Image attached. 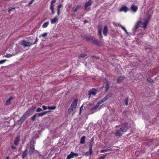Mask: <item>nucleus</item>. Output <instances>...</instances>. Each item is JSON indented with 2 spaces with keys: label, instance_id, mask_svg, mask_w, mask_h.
<instances>
[{
  "label": "nucleus",
  "instance_id": "obj_1",
  "mask_svg": "<svg viewBox=\"0 0 159 159\" xmlns=\"http://www.w3.org/2000/svg\"><path fill=\"white\" fill-rule=\"evenodd\" d=\"M128 129V124L126 123H124L119 129H117L116 132L115 133L116 136H120L123 134Z\"/></svg>",
  "mask_w": 159,
  "mask_h": 159
},
{
  "label": "nucleus",
  "instance_id": "obj_2",
  "mask_svg": "<svg viewBox=\"0 0 159 159\" xmlns=\"http://www.w3.org/2000/svg\"><path fill=\"white\" fill-rule=\"evenodd\" d=\"M149 18H148L146 20H144V22L143 23L141 21H138L135 25L134 27V32H135L136 30L139 27H141L143 28H145L147 26V24L148 23Z\"/></svg>",
  "mask_w": 159,
  "mask_h": 159
},
{
  "label": "nucleus",
  "instance_id": "obj_3",
  "mask_svg": "<svg viewBox=\"0 0 159 159\" xmlns=\"http://www.w3.org/2000/svg\"><path fill=\"white\" fill-rule=\"evenodd\" d=\"M99 103H97L96 105L93 106L91 104H90L88 106L90 111L91 114H93L94 112L99 110L100 107H99Z\"/></svg>",
  "mask_w": 159,
  "mask_h": 159
},
{
  "label": "nucleus",
  "instance_id": "obj_4",
  "mask_svg": "<svg viewBox=\"0 0 159 159\" xmlns=\"http://www.w3.org/2000/svg\"><path fill=\"white\" fill-rule=\"evenodd\" d=\"M30 116V115L26 111L18 121V124L19 125L21 124L24 120Z\"/></svg>",
  "mask_w": 159,
  "mask_h": 159
},
{
  "label": "nucleus",
  "instance_id": "obj_5",
  "mask_svg": "<svg viewBox=\"0 0 159 159\" xmlns=\"http://www.w3.org/2000/svg\"><path fill=\"white\" fill-rule=\"evenodd\" d=\"M98 92V89L94 88L90 90L88 92L89 98H90V97L92 95H95Z\"/></svg>",
  "mask_w": 159,
  "mask_h": 159
},
{
  "label": "nucleus",
  "instance_id": "obj_6",
  "mask_svg": "<svg viewBox=\"0 0 159 159\" xmlns=\"http://www.w3.org/2000/svg\"><path fill=\"white\" fill-rule=\"evenodd\" d=\"M78 155V153H74L72 152H71L70 154L68 155L67 157V159H70L73 158L75 157H77Z\"/></svg>",
  "mask_w": 159,
  "mask_h": 159
},
{
  "label": "nucleus",
  "instance_id": "obj_7",
  "mask_svg": "<svg viewBox=\"0 0 159 159\" xmlns=\"http://www.w3.org/2000/svg\"><path fill=\"white\" fill-rule=\"evenodd\" d=\"M21 44L22 45L25 47L30 46L32 44V43L25 41H23L21 42Z\"/></svg>",
  "mask_w": 159,
  "mask_h": 159
},
{
  "label": "nucleus",
  "instance_id": "obj_8",
  "mask_svg": "<svg viewBox=\"0 0 159 159\" xmlns=\"http://www.w3.org/2000/svg\"><path fill=\"white\" fill-rule=\"evenodd\" d=\"M58 18L56 16L53 18L51 20V22L52 24H54L56 23H57L58 22Z\"/></svg>",
  "mask_w": 159,
  "mask_h": 159
},
{
  "label": "nucleus",
  "instance_id": "obj_9",
  "mask_svg": "<svg viewBox=\"0 0 159 159\" xmlns=\"http://www.w3.org/2000/svg\"><path fill=\"white\" fill-rule=\"evenodd\" d=\"M35 108V107H32L30 109H29L26 112L28 113L29 114L30 116L34 112Z\"/></svg>",
  "mask_w": 159,
  "mask_h": 159
},
{
  "label": "nucleus",
  "instance_id": "obj_10",
  "mask_svg": "<svg viewBox=\"0 0 159 159\" xmlns=\"http://www.w3.org/2000/svg\"><path fill=\"white\" fill-rule=\"evenodd\" d=\"M35 108V107H32L30 109H29L26 112L28 113L29 114L30 116L34 112Z\"/></svg>",
  "mask_w": 159,
  "mask_h": 159
},
{
  "label": "nucleus",
  "instance_id": "obj_11",
  "mask_svg": "<svg viewBox=\"0 0 159 159\" xmlns=\"http://www.w3.org/2000/svg\"><path fill=\"white\" fill-rule=\"evenodd\" d=\"M78 102V100L75 99L72 103L71 106L76 108Z\"/></svg>",
  "mask_w": 159,
  "mask_h": 159
},
{
  "label": "nucleus",
  "instance_id": "obj_12",
  "mask_svg": "<svg viewBox=\"0 0 159 159\" xmlns=\"http://www.w3.org/2000/svg\"><path fill=\"white\" fill-rule=\"evenodd\" d=\"M103 33L104 35L105 36H106L108 33V28L107 26H105L104 27L103 31Z\"/></svg>",
  "mask_w": 159,
  "mask_h": 159
},
{
  "label": "nucleus",
  "instance_id": "obj_13",
  "mask_svg": "<svg viewBox=\"0 0 159 159\" xmlns=\"http://www.w3.org/2000/svg\"><path fill=\"white\" fill-rule=\"evenodd\" d=\"M138 7L136 6L132 5L131 7V9L132 11L134 12H136L138 9Z\"/></svg>",
  "mask_w": 159,
  "mask_h": 159
},
{
  "label": "nucleus",
  "instance_id": "obj_14",
  "mask_svg": "<svg viewBox=\"0 0 159 159\" xmlns=\"http://www.w3.org/2000/svg\"><path fill=\"white\" fill-rule=\"evenodd\" d=\"M128 8L126 7L123 6L120 9L119 11H124L126 12L128 11Z\"/></svg>",
  "mask_w": 159,
  "mask_h": 159
},
{
  "label": "nucleus",
  "instance_id": "obj_15",
  "mask_svg": "<svg viewBox=\"0 0 159 159\" xmlns=\"http://www.w3.org/2000/svg\"><path fill=\"white\" fill-rule=\"evenodd\" d=\"M98 35L102 39V34L101 33L102 30V28L100 27V26H98Z\"/></svg>",
  "mask_w": 159,
  "mask_h": 159
},
{
  "label": "nucleus",
  "instance_id": "obj_16",
  "mask_svg": "<svg viewBox=\"0 0 159 159\" xmlns=\"http://www.w3.org/2000/svg\"><path fill=\"white\" fill-rule=\"evenodd\" d=\"M20 141V137L19 136H17L14 141V144L16 145H18Z\"/></svg>",
  "mask_w": 159,
  "mask_h": 159
},
{
  "label": "nucleus",
  "instance_id": "obj_17",
  "mask_svg": "<svg viewBox=\"0 0 159 159\" xmlns=\"http://www.w3.org/2000/svg\"><path fill=\"white\" fill-rule=\"evenodd\" d=\"M92 3V1L91 0H89L85 3L84 6L85 8H87L88 7L91 5Z\"/></svg>",
  "mask_w": 159,
  "mask_h": 159
},
{
  "label": "nucleus",
  "instance_id": "obj_18",
  "mask_svg": "<svg viewBox=\"0 0 159 159\" xmlns=\"http://www.w3.org/2000/svg\"><path fill=\"white\" fill-rule=\"evenodd\" d=\"M125 79V77L124 76H120L118 79L117 82L118 83L122 82Z\"/></svg>",
  "mask_w": 159,
  "mask_h": 159
},
{
  "label": "nucleus",
  "instance_id": "obj_19",
  "mask_svg": "<svg viewBox=\"0 0 159 159\" xmlns=\"http://www.w3.org/2000/svg\"><path fill=\"white\" fill-rule=\"evenodd\" d=\"M93 143H92V142H90V144L89 145V146L90 147L89 149V153H90V155L92 154V146H93Z\"/></svg>",
  "mask_w": 159,
  "mask_h": 159
},
{
  "label": "nucleus",
  "instance_id": "obj_20",
  "mask_svg": "<svg viewBox=\"0 0 159 159\" xmlns=\"http://www.w3.org/2000/svg\"><path fill=\"white\" fill-rule=\"evenodd\" d=\"M75 108L73 107L70 106L69 108L68 109V113L70 114H71L72 112L75 109Z\"/></svg>",
  "mask_w": 159,
  "mask_h": 159
},
{
  "label": "nucleus",
  "instance_id": "obj_21",
  "mask_svg": "<svg viewBox=\"0 0 159 159\" xmlns=\"http://www.w3.org/2000/svg\"><path fill=\"white\" fill-rule=\"evenodd\" d=\"M92 42L94 44L97 45H100V43L95 39L92 40Z\"/></svg>",
  "mask_w": 159,
  "mask_h": 159
},
{
  "label": "nucleus",
  "instance_id": "obj_22",
  "mask_svg": "<svg viewBox=\"0 0 159 159\" xmlns=\"http://www.w3.org/2000/svg\"><path fill=\"white\" fill-rule=\"evenodd\" d=\"M86 137L85 136H83L80 139V143L81 144H84L85 143V140Z\"/></svg>",
  "mask_w": 159,
  "mask_h": 159
},
{
  "label": "nucleus",
  "instance_id": "obj_23",
  "mask_svg": "<svg viewBox=\"0 0 159 159\" xmlns=\"http://www.w3.org/2000/svg\"><path fill=\"white\" fill-rule=\"evenodd\" d=\"M112 95V93H109L106 96H105L104 98L105 99L107 100L109 99L110 98H111Z\"/></svg>",
  "mask_w": 159,
  "mask_h": 159
},
{
  "label": "nucleus",
  "instance_id": "obj_24",
  "mask_svg": "<svg viewBox=\"0 0 159 159\" xmlns=\"http://www.w3.org/2000/svg\"><path fill=\"white\" fill-rule=\"evenodd\" d=\"M13 98L12 97H10V98H9L6 101V105H7L10 104L11 100Z\"/></svg>",
  "mask_w": 159,
  "mask_h": 159
},
{
  "label": "nucleus",
  "instance_id": "obj_25",
  "mask_svg": "<svg viewBox=\"0 0 159 159\" xmlns=\"http://www.w3.org/2000/svg\"><path fill=\"white\" fill-rule=\"evenodd\" d=\"M81 6L80 5H78L75 7V8L74 10V12H77L80 8Z\"/></svg>",
  "mask_w": 159,
  "mask_h": 159
},
{
  "label": "nucleus",
  "instance_id": "obj_26",
  "mask_svg": "<svg viewBox=\"0 0 159 159\" xmlns=\"http://www.w3.org/2000/svg\"><path fill=\"white\" fill-rule=\"evenodd\" d=\"M34 146L33 145H30V152L32 153L33 152L34 150Z\"/></svg>",
  "mask_w": 159,
  "mask_h": 159
},
{
  "label": "nucleus",
  "instance_id": "obj_27",
  "mask_svg": "<svg viewBox=\"0 0 159 159\" xmlns=\"http://www.w3.org/2000/svg\"><path fill=\"white\" fill-rule=\"evenodd\" d=\"M49 22H46L44 23L43 25H42V27L43 28H46L48 26V25H49Z\"/></svg>",
  "mask_w": 159,
  "mask_h": 159
},
{
  "label": "nucleus",
  "instance_id": "obj_28",
  "mask_svg": "<svg viewBox=\"0 0 159 159\" xmlns=\"http://www.w3.org/2000/svg\"><path fill=\"white\" fill-rule=\"evenodd\" d=\"M87 56V55L86 54L83 53L81 54L79 56V58H83Z\"/></svg>",
  "mask_w": 159,
  "mask_h": 159
},
{
  "label": "nucleus",
  "instance_id": "obj_29",
  "mask_svg": "<svg viewBox=\"0 0 159 159\" xmlns=\"http://www.w3.org/2000/svg\"><path fill=\"white\" fill-rule=\"evenodd\" d=\"M54 6H50V8L52 11V13L53 14H54L55 13V11L54 10Z\"/></svg>",
  "mask_w": 159,
  "mask_h": 159
},
{
  "label": "nucleus",
  "instance_id": "obj_30",
  "mask_svg": "<svg viewBox=\"0 0 159 159\" xmlns=\"http://www.w3.org/2000/svg\"><path fill=\"white\" fill-rule=\"evenodd\" d=\"M106 101V100L104 98L102 99L101 100L99 101L98 103H99V105H100V104Z\"/></svg>",
  "mask_w": 159,
  "mask_h": 159
},
{
  "label": "nucleus",
  "instance_id": "obj_31",
  "mask_svg": "<svg viewBox=\"0 0 159 159\" xmlns=\"http://www.w3.org/2000/svg\"><path fill=\"white\" fill-rule=\"evenodd\" d=\"M48 108L50 110H54L56 108V107L55 106L48 107Z\"/></svg>",
  "mask_w": 159,
  "mask_h": 159
},
{
  "label": "nucleus",
  "instance_id": "obj_32",
  "mask_svg": "<svg viewBox=\"0 0 159 159\" xmlns=\"http://www.w3.org/2000/svg\"><path fill=\"white\" fill-rule=\"evenodd\" d=\"M63 7V5L62 4H60L59 5H58L57 7V9L59 10L60 8L62 7Z\"/></svg>",
  "mask_w": 159,
  "mask_h": 159
},
{
  "label": "nucleus",
  "instance_id": "obj_33",
  "mask_svg": "<svg viewBox=\"0 0 159 159\" xmlns=\"http://www.w3.org/2000/svg\"><path fill=\"white\" fill-rule=\"evenodd\" d=\"M47 113V111H45L43 112L39 113V114L40 116H44V115H45Z\"/></svg>",
  "mask_w": 159,
  "mask_h": 159
},
{
  "label": "nucleus",
  "instance_id": "obj_34",
  "mask_svg": "<svg viewBox=\"0 0 159 159\" xmlns=\"http://www.w3.org/2000/svg\"><path fill=\"white\" fill-rule=\"evenodd\" d=\"M147 81L148 82L150 83L153 82V81L151 78H148L147 79Z\"/></svg>",
  "mask_w": 159,
  "mask_h": 159
},
{
  "label": "nucleus",
  "instance_id": "obj_35",
  "mask_svg": "<svg viewBox=\"0 0 159 159\" xmlns=\"http://www.w3.org/2000/svg\"><path fill=\"white\" fill-rule=\"evenodd\" d=\"M56 2V0H52L50 6H52L54 7L53 3H55Z\"/></svg>",
  "mask_w": 159,
  "mask_h": 159
},
{
  "label": "nucleus",
  "instance_id": "obj_36",
  "mask_svg": "<svg viewBox=\"0 0 159 159\" xmlns=\"http://www.w3.org/2000/svg\"><path fill=\"white\" fill-rule=\"evenodd\" d=\"M26 155L27 153L25 151L22 154L23 158H24L26 157Z\"/></svg>",
  "mask_w": 159,
  "mask_h": 159
},
{
  "label": "nucleus",
  "instance_id": "obj_37",
  "mask_svg": "<svg viewBox=\"0 0 159 159\" xmlns=\"http://www.w3.org/2000/svg\"><path fill=\"white\" fill-rule=\"evenodd\" d=\"M36 116L35 114L32 117V119L33 120V121H35L36 120Z\"/></svg>",
  "mask_w": 159,
  "mask_h": 159
},
{
  "label": "nucleus",
  "instance_id": "obj_38",
  "mask_svg": "<svg viewBox=\"0 0 159 159\" xmlns=\"http://www.w3.org/2000/svg\"><path fill=\"white\" fill-rule=\"evenodd\" d=\"M42 111V109L40 107H38L36 110V111L37 112H40Z\"/></svg>",
  "mask_w": 159,
  "mask_h": 159
},
{
  "label": "nucleus",
  "instance_id": "obj_39",
  "mask_svg": "<svg viewBox=\"0 0 159 159\" xmlns=\"http://www.w3.org/2000/svg\"><path fill=\"white\" fill-rule=\"evenodd\" d=\"M128 98H126V99L125 100V104L126 105H128Z\"/></svg>",
  "mask_w": 159,
  "mask_h": 159
},
{
  "label": "nucleus",
  "instance_id": "obj_40",
  "mask_svg": "<svg viewBox=\"0 0 159 159\" xmlns=\"http://www.w3.org/2000/svg\"><path fill=\"white\" fill-rule=\"evenodd\" d=\"M108 150L103 149L101 151V152L102 153L104 152L108 151Z\"/></svg>",
  "mask_w": 159,
  "mask_h": 159
},
{
  "label": "nucleus",
  "instance_id": "obj_41",
  "mask_svg": "<svg viewBox=\"0 0 159 159\" xmlns=\"http://www.w3.org/2000/svg\"><path fill=\"white\" fill-rule=\"evenodd\" d=\"M47 33H44L43 34H42L41 35L43 37H45L47 36Z\"/></svg>",
  "mask_w": 159,
  "mask_h": 159
},
{
  "label": "nucleus",
  "instance_id": "obj_42",
  "mask_svg": "<svg viewBox=\"0 0 159 159\" xmlns=\"http://www.w3.org/2000/svg\"><path fill=\"white\" fill-rule=\"evenodd\" d=\"M12 56V55L11 54H7L5 56V57H10Z\"/></svg>",
  "mask_w": 159,
  "mask_h": 159
},
{
  "label": "nucleus",
  "instance_id": "obj_43",
  "mask_svg": "<svg viewBox=\"0 0 159 159\" xmlns=\"http://www.w3.org/2000/svg\"><path fill=\"white\" fill-rule=\"evenodd\" d=\"M6 61V60H2L0 61V64L4 63Z\"/></svg>",
  "mask_w": 159,
  "mask_h": 159
},
{
  "label": "nucleus",
  "instance_id": "obj_44",
  "mask_svg": "<svg viewBox=\"0 0 159 159\" xmlns=\"http://www.w3.org/2000/svg\"><path fill=\"white\" fill-rule=\"evenodd\" d=\"M42 108H43V109L44 110H46L47 108V107L44 105H43L42 106Z\"/></svg>",
  "mask_w": 159,
  "mask_h": 159
},
{
  "label": "nucleus",
  "instance_id": "obj_45",
  "mask_svg": "<svg viewBox=\"0 0 159 159\" xmlns=\"http://www.w3.org/2000/svg\"><path fill=\"white\" fill-rule=\"evenodd\" d=\"M11 148L13 150H15L17 148V147H15L13 145H12L11 146Z\"/></svg>",
  "mask_w": 159,
  "mask_h": 159
},
{
  "label": "nucleus",
  "instance_id": "obj_46",
  "mask_svg": "<svg viewBox=\"0 0 159 159\" xmlns=\"http://www.w3.org/2000/svg\"><path fill=\"white\" fill-rule=\"evenodd\" d=\"M108 88H109L108 84H107L106 87H105L106 90V91L107 90H108Z\"/></svg>",
  "mask_w": 159,
  "mask_h": 159
},
{
  "label": "nucleus",
  "instance_id": "obj_47",
  "mask_svg": "<svg viewBox=\"0 0 159 159\" xmlns=\"http://www.w3.org/2000/svg\"><path fill=\"white\" fill-rule=\"evenodd\" d=\"M57 15H60V10L57 9Z\"/></svg>",
  "mask_w": 159,
  "mask_h": 159
},
{
  "label": "nucleus",
  "instance_id": "obj_48",
  "mask_svg": "<svg viewBox=\"0 0 159 159\" xmlns=\"http://www.w3.org/2000/svg\"><path fill=\"white\" fill-rule=\"evenodd\" d=\"M35 114L37 117L40 116L39 113H37Z\"/></svg>",
  "mask_w": 159,
  "mask_h": 159
},
{
  "label": "nucleus",
  "instance_id": "obj_49",
  "mask_svg": "<svg viewBox=\"0 0 159 159\" xmlns=\"http://www.w3.org/2000/svg\"><path fill=\"white\" fill-rule=\"evenodd\" d=\"M34 1V0H32L31 1H30L29 2V4L30 5L31 4H32V3H33V2Z\"/></svg>",
  "mask_w": 159,
  "mask_h": 159
},
{
  "label": "nucleus",
  "instance_id": "obj_50",
  "mask_svg": "<svg viewBox=\"0 0 159 159\" xmlns=\"http://www.w3.org/2000/svg\"><path fill=\"white\" fill-rule=\"evenodd\" d=\"M94 141V138L93 137L90 140V142L92 143H93Z\"/></svg>",
  "mask_w": 159,
  "mask_h": 159
},
{
  "label": "nucleus",
  "instance_id": "obj_51",
  "mask_svg": "<svg viewBox=\"0 0 159 159\" xmlns=\"http://www.w3.org/2000/svg\"><path fill=\"white\" fill-rule=\"evenodd\" d=\"M120 26L124 30H125L126 29L124 27L121 25H120Z\"/></svg>",
  "mask_w": 159,
  "mask_h": 159
},
{
  "label": "nucleus",
  "instance_id": "obj_52",
  "mask_svg": "<svg viewBox=\"0 0 159 159\" xmlns=\"http://www.w3.org/2000/svg\"><path fill=\"white\" fill-rule=\"evenodd\" d=\"M124 31L126 34H129L127 32V30L126 29Z\"/></svg>",
  "mask_w": 159,
  "mask_h": 159
},
{
  "label": "nucleus",
  "instance_id": "obj_53",
  "mask_svg": "<svg viewBox=\"0 0 159 159\" xmlns=\"http://www.w3.org/2000/svg\"><path fill=\"white\" fill-rule=\"evenodd\" d=\"M104 157H100L99 159H104Z\"/></svg>",
  "mask_w": 159,
  "mask_h": 159
},
{
  "label": "nucleus",
  "instance_id": "obj_54",
  "mask_svg": "<svg viewBox=\"0 0 159 159\" xmlns=\"http://www.w3.org/2000/svg\"><path fill=\"white\" fill-rule=\"evenodd\" d=\"M15 9V7H14V8H13L10 9L8 11H9V12H10V11H11L12 9Z\"/></svg>",
  "mask_w": 159,
  "mask_h": 159
},
{
  "label": "nucleus",
  "instance_id": "obj_55",
  "mask_svg": "<svg viewBox=\"0 0 159 159\" xmlns=\"http://www.w3.org/2000/svg\"><path fill=\"white\" fill-rule=\"evenodd\" d=\"M38 39L37 38L35 40L36 42H37L38 41Z\"/></svg>",
  "mask_w": 159,
  "mask_h": 159
},
{
  "label": "nucleus",
  "instance_id": "obj_56",
  "mask_svg": "<svg viewBox=\"0 0 159 159\" xmlns=\"http://www.w3.org/2000/svg\"><path fill=\"white\" fill-rule=\"evenodd\" d=\"M82 107H83V106H81L80 108V111H81V109H82Z\"/></svg>",
  "mask_w": 159,
  "mask_h": 159
},
{
  "label": "nucleus",
  "instance_id": "obj_57",
  "mask_svg": "<svg viewBox=\"0 0 159 159\" xmlns=\"http://www.w3.org/2000/svg\"><path fill=\"white\" fill-rule=\"evenodd\" d=\"M5 159H9V157H7Z\"/></svg>",
  "mask_w": 159,
  "mask_h": 159
},
{
  "label": "nucleus",
  "instance_id": "obj_58",
  "mask_svg": "<svg viewBox=\"0 0 159 159\" xmlns=\"http://www.w3.org/2000/svg\"><path fill=\"white\" fill-rule=\"evenodd\" d=\"M107 150H108V151H110L111 150V148H110V149H107Z\"/></svg>",
  "mask_w": 159,
  "mask_h": 159
},
{
  "label": "nucleus",
  "instance_id": "obj_59",
  "mask_svg": "<svg viewBox=\"0 0 159 159\" xmlns=\"http://www.w3.org/2000/svg\"><path fill=\"white\" fill-rule=\"evenodd\" d=\"M37 43V42H36V41H35V42L33 43V44H35Z\"/></svg>",
  "mask_w": 159,
  "mask_h": 159
},
{
  "label": "nucleus",
  "instance_id": "obj_60",
  "mask_svg": "<svg viewBox=\"0 0 159 159\" xmlns=\"http://www.w3.org/2000/svg\"><path fill=\"white\" fill-rule=\"evenodd\" d=\"M87 22V21H86V20H85V21H84V23H86Z\"/></svg>",
  "mask_w": 159,
  "mask_h": 159
},
{
  "label": "nucleus",
  "instance_id": "obj_61",
  "mask_svg": "<svg viewBox=\"0 0 159 159\" xmlns=\"http://www.w3.org/2000/svg\"><path fill=\"white\" fill-rule=\"evenodd\" d=\"M149 49V48H146V49Z\"/></svg>",
  "mask_w": 159,
  "mask_h": 159
}]
</instances>
